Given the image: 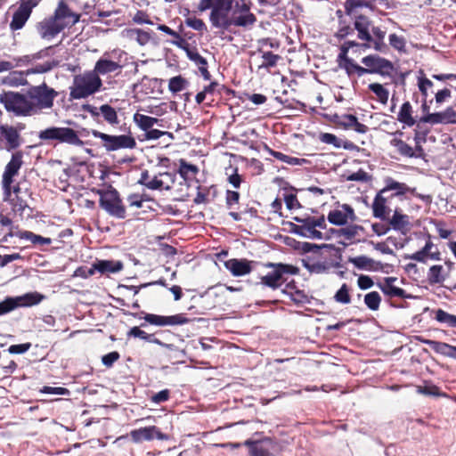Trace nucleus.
<instances>
[{
	"instance_id": "obj_18",
	"label": "nucleus",
	"mask_w": 456,
	"mask_h": 456,
	"mask_svg": "<svg viewBox=\"0 0 456 456\" xmlns=\"http://www.w3.org/2000/svg\"><path fill=\"white\" fill-rule=\"evenodd\" d=\"M52 17L57 21V23L63 26L64 29L65 28L74 26L78 22L80 15L73 12L69 9V5L61 0L59 2Z\"/></svg>"
},
{
	"instance_id": "obj_52",
	"label": "nucleus",
	"mask_w": 456,
	"mask_h": 456,
	"mask_svg": "<svg viewBox=\"0 0 456 456\" xmlns=\"http://www.w3.org/2000/svg\"><path fill=\"white\" fill-rule=\"evenodd\" d=\"M134 120L138 126L144 131L150 129L157 121L155 118L140 114L138 112L134 115Z\"/></svg>"
},
{
	"instance_id": "obj_36",
	"label": "nucleus",
	"mask_w": 456,
	"mask_h": 456,
	"mask_svg": "<svg viewBox=\"0 0 456 456\" xmlns=\"http://www.w3.org/2000/svg\"><path fill=\"white\" fill-rule=\"evenodd\" d=\"M122 69V66L114 61L108 60L106 58H100L94 65L93 72L96 74L98 77L100 75H106L109 73H114L119 71Z\"/></svg>"
},
{
	"instance_id": "obj_21",
	"label": "nucleus",
	"mask_w": 456,
	"mask_h": 456,
	"mask_svg": "<svg viewBox=\"0 0 456 456\" xmlns=\"http://www.w3.org/2000/svg\"><path fill=\"white\" fill-rule=\"evenodd\" d=\"M243 444L248 447L250 456H273V444L270 438L262 440L248 439Z\"/></svg>"
},
{
	"instance_id": "obj_40",
	"label": "nucleus",
	"mask_w": 456,
	"mask_h": 456,
	"mask_svg": "<svg viewBox=\"0 0 456 456\" xmlns=\"http://www.w3.org/2000/svg\"><path fill=\"white\" fill-rule=\"evenodd\" d=\"M99 110L105 122L111 126L118 125L119 119L118 113L112 106L109 104H102L100 106Z\"/></svg>"
},
{
	"instance_id": "obj_50",
	"label": "nucleus",
	"mask_w": 456,
	"mask_h": 456,
	"mask_svg": "<svg viewBox=\"0 0 456 456\" xmlns=\"http://www.w3.org/2000/svg\"><path fill=\"white\" fill-rule=\"evenodd\" d=\"M381 303V297L377 291H371L364 296V304L368 309L378 311Z\"/></svg>"
},
{
	"instance_id": "obj_10",
	"label": "nucleus",
	"mask_w": 456,
	"mask_h": 456,
	"mask_svg": "<svg viewBox=\"0 0 456 456\" xmlns=\"http://www.w3.org/2000/svg\"><path fill=\"white\" fill-rule=\"evenodd\" d=\"M94 137L101 139L102 146L107 151H114L119 149H134L136 147L135 139L131 135H110L98 130H93Z\"/></svg>"
},
{
	"instance_id": "obj_61",
	"label": "nucleus",
	"mask_w": 456,
	"mask_h": 456,
	"mask_svg": "<svg viewBox=\"0 0 456 456\" xmlns=\"http://www.w3.org/2000/svg\"><path fill=\"white\" fill-rule=\"evenodd\" d=\"M319 139L322 142L331 144L335 148H340L342 146V141L333 134L322 133L319 136Z\"/></svg>"
},
{
	"instance_id": "obj_14",
	"label": "nucleus",
	"mask_w": 456,
	"mask_h": 456,
	"mask_svg": "<svg viewBox=\"0 0 456 456\" xmlns=\"http://www.w3.org/2000/svg\"><path fill=\"white\" fill-rule=\"evenodd\" d=\"M294 220L297 224H290L291 232L297 235L309 238L312 240H329L330 236L325 232H322L321 231L315 229L313 224L312 218L307 216L305 218L295 217Z\"/></svg>"
},
{
	"instance_id": "obj_59",
	"label": "nucleus",
	"mask_w": 456,
	"mask_h": 456,
	"mask_svg": "<svg viewBox=\"0 0 456 456\" xmlns=\"http://www.w3.org/2000/svg\"><path fill=\"white\" fill-rule=\"evenodd\" d=\"M216 296L217 295L216 292H214L211 289H208V291L205 292L204 295L200 296V298H198L199 304L205 309H212L216 307V302L210 301Z\"/></svg>"
},
{
	"instance_id": "obj_5",
	"label": "nucleus",
	"mask_w": 456,
	"mask_h": 456,
	"mask_svg": "<svg viewBox=\"0 0 456 456\" xmlns=\"http://www.w3.org/2000/svg\"><path fill=\"white\" fill-rule=\"evenodd\" d=\"M267 271L259 276V284L273 290L279 289L288 279L289 275L299 273L298 267L284 263L268 262L264 265Z\"/></svg>"
},
{
	"instance_id": "obj_55",
	"label": "nucleus",
	"mask_w": 456,
	"mask_h": 456,
	"mask_svg": "<svg viewBox=\"0 0 456 456\" xmlns=\"http://www.w3.org/2000/svg\"><path fill=\"white\" fill-rule=\"evenodd\" d=\"M14 197L12 199V204L13 210L19 212L20 215L23 214L25 209L28 208V203L25 200L20 196V189L19 187L14 188Z\"/></svg>"
},
{
	"instance_id": "obj_22",
	"label": "nucleus",
	"mask_w": 456,
	"mask_h": 456,
	"mask_svg": "<svg viewBox=\"0 0 456 456\" xmlns=\"http://www.w3.org/2000/svg\"><path fill=\"white\" fill-rule=\"evenodd\" d=\"M199 173V167L196 165L190 164L184 159L179 160V167L173 174V184L178 180L190 183L196 178Z\"/></svg>"
},
{
	"instance_id": "obj_29",
	"label": "nucleus",
	"mask_w": 456,
	"mask_h": 456,
	"mask_svg": "<svg viewBox=\"0 0 456 456\" xmlns=\"http://www.w3.org/2000/svg\"><path fill=\"white\" fill-rule=\"evenodd\" d=\"M218 195V189L216 184L203 185L199 184L197 186V193L193 199V202L196 205L204 204L207 205L216 200Z\"/></svg>"
},
{
	"instance_id": "obj_8",
	"label": "nucleus",
	"mask_w": 456,
	"mask_h": 456,
	"mask_svg": "<svg viewBox=\"0 0 456 456\" xmlns=\"http://www.w3.org/2000/svg\"><path fill=\"white\" fill-rule=\"evenodd\" d=\"M38 138L48 142L57 141L60 143H68L75 146H82L84 144L77 133L70 127H48L39 132Z\"/></svg>"
},
{
	"instance_id": "obj_32",
	"label": "nucleus",
	"mask_w": 456,
	"mask_h": 456,
	"mask_svg": "<svg viewBox=\"0 0 456 456\" xmlns=\"http://www.w3.org/2000/svg\"><path fill=\"white\" fill-rule=\"evenodd\" d=\"M419 341L429 346V347L437 354L444 356L456 359V346L449 345L445 342L436 341L431 339H423L418 338Z\"/></svg>"
},
{
	"instance_id": "obj_57",
	"label": "nucleus",
	"mask_w": 456,
	"mask_h": 456,
	"mask_svg": "<svg viewBox=\"0 0 456 456\" xmlns=\"http://www.w3.org/2000/svg\"><path fill=\"white\" fill-rule=\"evenodd\" d=\"M164 176L168 177L169 174L163 173V174H159V175H155L154 177H152V179L151 180L150 185H149V189L168 191L170 189V186L167 182H165L163 180Z\"/></svg>"
},
{
	"instance_id": "obj_13",
	"label": "nucleus",
	"mask_w": 456,
	"mask_h": 456,
	"mask_svg": "<svg viewBox=\"0 0 456 456\" xmlns=\"http://www.w3.org/2000/svg\"><path fill=\"white\" fill-rule=\"evenodd\" d=\"M362 63L365 66L363 67L365 74H379L386 77L390 76L394 70V65L389 60L377 54L363 57Z\"/></svg>"
},
{
	"instance_id": "obj_63",
	"label": "nucleus",
	"mask_w": 456,
	"mask_h": 456,
	"mask_svg": "<svg viewBox=\"0 0 456 456\" xmlns=\"http://www.w3.org/2000/svg\"><path fill=\"white\" fill-rule=\"evenodd\" d=\"M389 44L395 50L402 51L405 48V40L403 37L396 35L395 33L389 35Z\"/></svg>"
},
{
	"instance_id": "obj_62",
	"label": "nucleus",
	"mask_w": 456,
	"mask_h": 456,
	"mask_svg": "<svg viewBox=\"0 0 456 456\" xmlns=\"http://www.w3.org/2000/svg\"><path fill=\"white\" fill-rule=\"evenodd\" d=\"M433 86V82L426 77H419L418 78V87L421 93L422 97H428V89L432 88Z\"/></svg>"
},
{
	"instance_id": "obj_1",
	"label": "nucleus",
	"mask_w": 456,
	"mask_h": 456,
	"mask_svg": "<svg viewBox=\"0 0 456 456\" xmlns=\"http://www.w3.org/2000/svg\"><path fill=\"white\" fill-rule=\"evenodd\" d=\"M377 5L387 10L392 8L388 0H346L344 10L346 15L354 20L358 39L365 42V46H372L377 52L385 53L387 50L385 43L386 30L381 27L374 26L370 18L361 12L362 9L374 12L377 11Z\"/></svg>"
},
{
	"instance_id": "obj_11",
	"label": "nucleus",
	"mask_w": 456,
	"mask_h": 456,
	"mask_svg": "<svg viewBox=\"0 0 456 456\" xmlns=\"http://www.w3.org/2000/svg\"><path fill=\"white\" fill-rule=\"evenodd\" d=\"M44 296L38 292H29L16 297H6L0 302V316L6 314L17 307H28L39 304Z\"/></svg>"
},
{
	"instance_id": "obj_47",
	"label": "nucleus",
	"mask_w": 456,
	"mask_h": 456,
	"mask_svg": "<svg viewBox=\"0 0 456 456\" xmlns=\"http://www.w3.org/2000/svg\"><path fill=\"white\" fill-rule=\"evenodd\" d=\"M349 262L356 268L361 270H372L374 268V260L366 256H358L351 257Z\"/></svg>"
},
{
	"instance_id": "obj_53",
	"label": "nucleus",
	"mask_w": 456,
	"mask_h": 456,
	"mask_svg": "<svg viewBox=\"0 0 456 456\" xmlns=\"http://www.w3.org/2000/svg\"><path fill=\"white\" fill-rule=\"evenodd\" d=\"M22 235L24 240L30 241L34 246L50 245L52 243L51 238L43 237L30 231H27V233H22Z\"/></svg>"
},
{
	"instance_id": "obj_24",
	"label": "nucleus",
	"mask_w": 456,
	"mask_h": 456,
	"mask_svg": "<svg viewBox=\"0 0 456 456\" xmlns=\"http://www.w3.org/2000/svg\"><path fill=\"white\" fill-rule=\"evenodd\" d=\"M419 118L414 115V110L411 103L405 101L401 106L396 115V120L404 127H412L416 124H419Z\"/></svg>"
},
{
	"instance_id": "obj_3",
	"label": "nucleus",
	"mask_w": 456,
	"mask_h": 456,
	"mask_svg": "<svg viewBox=\"0 0 456 456\" xmlns=\"http://www.w3.org/2000/svg\"><path fill=\"white\" fill-rule=\"evenodd\" d=\"M392 135L389 143L399 156L408 159H423L426 156L422 147L426 140L419 129H414L412 135L403 130H397Z\"/></svg>"
},
{
	"instance_id": "obj_4",
	"label": "nucleus",
	"mask_w": 456,
	"mask_h": 456,
	"mask_svg": "<svg viewBox=\"0 0 456 456\" xmlns=\"http://www.w3.org/2000/svg\"><path fill=\"white\" fill-rule=\"evenodd\" d=\"M102 81L93 70H86L75 75L69 87V99L80 100L87 98L101 90Z\"/></svg>"
},
{
	"instance_id": "obj_58",
	"label": "nucleus",
	"mask_w": 456,
	"mask_h": 456,
	"mask_svg": "<svg viewBox=\"0 0 456 456\" xmlns=\"http://www.w3.org/2000/svg\"><path fill=\"white\" fill-rule=\"evenodd\" d=\"M343 177L346 181H355L362 183H369L372 180L371 175L360 168L357 172L352 173L348 175H344Z\"/></svg>"
},
{
	"instance_id": "obj_28",
	"label": "nucleus",
	"mask_w": 456,
	"mask_h": 456,
	"mask_svg": "<svg viewBox=\"0 0 456 456\" xmlns=\"http://www.w3.org/2000/svg\"><path fill=\"white\" fill-rule=\"evenodd\" d=\"M251 261L246 258H232L224 262V266L233 276H244L252 272Z\"/></svg>"
},
{
	"instance_id": "obj_9",
	"label": "nucleus",
	"mask_w": 456,
	"mask_h": 456,
	"mask_svg": "<svg viewBox=\"0 0 456 456\" xmlns=\"http://www.w3.org/2000/svg\"><path fill=\"white\" fill-rule=\"evenodd\" d=\"M28 100L27 94H22L9 91L0 94V102L5 110L18 116H26L31 113V105Z\"/></svg>"
},
{
	"instance_id": "obj_64",
	"label": "nucleus",
	"mask_w": 456,
	"mask_h": 456,
	"mask_svg": "<svg viewBox=\"0 0 456 456\" xmlns=\"http://www.w3.org/2000/svg\"><path fill=\"white\" fill-rule=\"evenodd\" d=\"M417 391L420 394L426 395H439L440 389L436 385H425V386H419L417 387Z\"/></svg>"
},
{
	"instance_id": "obj_48",
	"label": "nucleus",
	"mask_w": 456,
	"mask_h": 456,
	"mask_svg": "<svg viewBox=\"0 0 456 456\" xmlns=\"http://www.w3.org/2000/svg\"><path fill=\"white\" fill-rule=\"evenodd\" d=\"M444 267L441 265H432L428 273V280L430 284L442 283L444 281L443 275Z\"/></svg>"
},
{
	"instance_id": "obj_6",
	"label": "nucleus",
	"mask_w": 456,
	"mask_h": 456,
	"mask_svg": "<svg viewBox=\"0 0 456 456\" xmlns=\"http://www.w3.org/2000/svg\"><path fill=\"white\" fill-rule=\"evenodd\" d=\"M28 102L31 105V112L37 110L50 109L53 105L54 98L58 93L45 83L40 86H31L27 91Z\"/></svg>"
},
{
	"instance_id": "obj_27",
	"label": "nucleus",
	"mask_w": 456,
	"mask_h": 456,
	"mask_svg": "<svg viewBox=\"0 0 456 456\" xmlns=\"http://www.w3.org/2000/svg\"><path fill=\"white\" fill-rule=\"evenodd\" d=\"M261 47L257 49V53H261L262 58V63L259 66V68H265L266 69H269L271 68H273L277 65L278 61L281 60V56L279 54H274L273 53L270 51H265L264 47L266 45H270L271 47L274 46V44L270 41V39H263L260 42ZM275 46L278 47L279 45L275 44Z\"/></svg>"
},
{
	"instance_id": "obj_60",
	"label": "nucleus",
	"mask_w": 456,
	"mask_h": 456,
	"mask_svg": "<svg viewBox=\"0 0 456 456\" xmlns=\"http://www.w3.org/2000/svg\"><path fill=\"white\" fill-rule=\"evenodd\" d=\"M128 33L130 37L134 38L141 45H146L151 39L150 34L142 29H130Z\"/></svg>"
},
{
	"instance_id": "obj_45",
	"label": "nucleus",
	"mask_w": 456,
	"mask_h": 456,
	"mask_svg": "<svg viewBox=\"0 0 456 456\" xmlns=\"http://www.w3.org/2000/svg\"><path fill=\"white\" fill-rule=\"evenodd\" d=\"M434 314L436 322L446 324L451 328H456V315L451 314L441 308L435 310Z\"/></svg>"
},
{
	"instance_id": "obj_56",
	"label": "nucleus",
	"mask_w": 456,
	"mask_h": 456,
	"mask_svg": "<svg viewBox=\"0 0 456 456\" xmlns=\"http://www.w3.org/2000/svg\"><path fill=\"white\" fill-rule=\"evenodd\" d=\"M334 299L336 302L347 305L351 302L350 288L346 283H343L340 289L335 293Z\"/></svg>"
},
{
	"instance_id": "obj_7",
	"label": "nucleus",
	"mask_w": 456,
	"mask_h": 456,
	"mask_svg": "<svg viewBox=\"0 0 456 456\" xmlns=\"http://www.w3.org/2000/svg\"><path fill=\"white\" fill-rule=\"evenodd\" d=\"M100 207L104 209L110 216L124 219L126 216V207L123 204L119 192L110 187L106 191H99Z\"/></svg>"
},
{
	"instance_id": "obj_49",
	"label": "nucleus",
	"mask_w": 456,
	"mask_h": 456,
	"mask_svg": "<svg viewBox=\"0 0 456 456\" xmlns=\"http://www.w3.org/2000/svg\"><path fill=\"white\" fill-rule=\"evenodd\" d=\"M143 320L155 326L171 325V316H163L153 314H144Z\"/></svg>"
},
{
	"instance_id": "obj_33",
	"label": "nucleus",
	"mask_w": 456,
	"mask_h": 456,
	"mask_svg": "<svg viewBox=\"0 0 456 456\" xmlns=\"http://www.w3.org/2000/svg\"><path fill=\"white\" fill-rule=\"evenodd\" d=\"M393 216H389L388 221L389 225L395 231H400L402 232H405L409 230L410 227V216L403 213V209L395 208V211L393 212Z\"/></svg>"
},
{
	"instance_id": "obj_16",
	"label": "nucleus",
	"mask_w": 456,
	"mask_h": 456,
	"mask_svg": "<svg viewBox=\"0 0 456 456\" xmlns=\"http://www.w3.org/2000/svg\"><path fill=\"white\" fill-rule=\"evenodd\" d=\"M232 3L233 0H228L210 12L209 20L214 28L227 30L232 26V14L230 15Z\"/></svg>"
},
{
	"instance_id": "obj_43",
	"label": "nucleus",
	"mask_w": 456,
	"mask_h": 456,
	"mask_svg": "<svg viewBox=\"0 0 456 456\" xmlns=\"http://www.w3.org/2000/svg\"><path fill=\"white\" fill-rule=\"evenodd\" d=\"M190 183L178 180L173 184V200H184L189 196Z\"/></svg>"
},
{
	"instance_id": "obj_12",
	"label": "nucleus",
	"mask_w": 456,
	"mask_h": 456,
	"mask_svg": "<svg viewBox=\"0 0 456 456\" xmlns=\"http://www.w3.org/2000/svg\"><path fill=\"white\" fill-rule=\"evenodd\" d=\"M231 14L232 26L246 28L256 21V15L250 12V4L244 0L236 1L232 4Z\"/></svg>"
},
{
	"instance_id": "obj_26",
	"label": "nucleus",
	"mask_w": 456,
	"mask_h": 456,
	"mask_svg": "<svg viewBox=\"0 0 456 456\" xmlns=\"http://www.w3.org/2000/svg\"><path fill=\"white\" fill-rule=\"evenodd\" d=\"M22 165V154L21 152H16L12 154L11 160L5 167L3 174V184L4 187L9 188L13 183V177L18 174Z\"/></svg>"
},
{
	"instance_id": "obj_17",
	"label": "nucleus",
	"mask_w": 456,
	"mask_h": 456,
	"mask_svg": "<svg viewBox=\"0 0 456 456\" xmlns=\"http://www.w3.org/2000/svg\"><path fill=\"white\" fill-rule=\"evenodd\" d=\"M356 215L354 208L348 204H343L340 207L332 209L329 212L327 219L335 225L342 226L348 222H354Z\"/></svg>"
},
{
	"instance_id": "obj_15",
	"label": "nucleus",
	"mask_w": 456,
	"mask_h": 456,
	"mask_svg": "<svg viewBox=\"0 0 456 456\" xmlns=\"http://www.w3.org/2000/svg\"><path fill=\"white\" fill-rule=\"evenodd\" d=\"M53 53V46H48L38 53L31 55L30 61L31 67L28 69L27 74H42L46 73L53 69L59 66L60 61L54 59L47 60L44 62H37V61Z\"/></svg>"
},
{
	"instance_id": "obj_41",
	"label": "nucleus",
	"mask_w": 456,
	"mask_h": 456,
	"mask_svg": "<svg viewBox=\"0 0 456 456\" xmlns=\"http://www.w3.org/2000/svg\"><path fill=\"white\" fill-rule=\"evenodd\" d=\"M173 38L179 39V42L173 41V43L177 44L179 47L183 48L186 52V54L191 61H195L197 59H199L200 54L198 53L196 47L191 46V45L186 40L182 39L180 36L174 30Z\"/></svg>"
},
{
	"instance_id": "obj_39",
	"label": "nucleus",
	"mask_w": 456,
	"mask_h": 456,
	"mask_svg": "<svg viewBox=\"0 0 456 456\" xmlns=\"http://www.w3.org/2000/svg\"><path fill=\"white\" fill-rule=\"evenodd\" d=\"M29 17V13L18 7L12 14V19L10 22V29L12 31L21 29L25 26Z\"/></svg>"
},
{
	"instance_id": "obj_20",
	"label": "nucleus",
	"mask_w": 456,
	"mask_h": 456,
	"mask_svg": "<svg viewBox=\"0 0 456 456\" xmlns=\"http://www.w3.org/2000/svg\"><path fill=\"white\" fill-rule=\"evenodd\" d=\"M131 439L134 443H142L143 441H151L155 438L159 440L167 439V436L163 435L155 426H150L134 429L129 434Z\"/></svg>"
},
{
	"instance_id": "obj_46",
	"label": "nucleus",
	"mask_w": 456,
	"mask_h": 456,
	"mask_svg": "<svg viewBox=\"0 0 456 456\" xmlns=\"http://www.w3.org/2000/svg\"><path fill=\"white\" fill-rule=\"evenodd\" d=\"M359 229H362V227L358 225H350L338 230L330 229V232L335 234L338 238L343 237L344 239L350 240L357 235Z\"/></svg>"
},
{
	"instance_id": "obj_54",
	"label": "nucleus",
	"mask_w": 456,
	"mask_h": 456,
	"mask_svg": "<svg viewBox=\"0 0 456 456\" xmlns=\"http://www.w3.org/2000/svg\"><path fill=\"white\" fill-rule=\"evenodd\" d=\"M128 335L134 337V338H140L149 341V342L156 343L159 345H163L161 343V341L159 338H155V336L153 334H148L137 326L133 327L129 330Z\"/></svg>"
},
{
	"instance_id": "obj_25",
	"label": "nucleus",
	"mask_w": 456,
	"mask_h": 456,
	"mask_svg": "<svg viewBox=\"0 0 456 456\" xmlns=\"http://www.w3.org/2000/svg\"><path fill=\"white\" fill-rule=\"evenodd\" d=\"M0 142H4L7 151L17 149L20 145V136L17 129L12 126H0Z\"/></svg>"
},
{
	"instance_id": "obj_23",
	"label": "nucleus",
	"mask_w": 456,
	"mask_h": 456,
	"mask_svg": "<svg viewBox=\"0 0 456 456\" xmlns=\"http://www.w3.org/2000/svg\"><path fill=\"white\" fill-rule=\"evenodd\" d=\"M419 122L431 125L453 124L456 123V111L452 107H448L442 112H435L432 115L420 117Z\"/></svg>"
},
{
	"instance_id": "obj_19",
	"label": "nucleus",
	"mask_w": 456,
	"mask_h": 456,
	"mask_svg": "<svg viewBox=\"0 0 456 456\" xmlns=\"http://www.w3.org/2000/svg\"><path fill=\"white\" fill-rule=\"evenodd\" d=\"M36 29L43 39L50 40L63 30V26H61V24L57 23V21L50 16L37 22L36 24Z\"/></svg>"
},
{
	"instance_id": "obj_35",
	"label": "nucleus",
	"mask_w": 456,
	"mask_h": 456,
	"mask_svg": "<svg viewBox=\"0 0 456 456\" xmlns=\"http://www.w3.org/2000/svg\"><path fill=\"white\" fill-rule=\"evenodd\" d=\"M428 236V240L426 242L425 246L420 250H419L410 256H407V258L415 260L418 262H421V263H425L428 258H431L434 260L439 259L440 253L438 251L437 252L431 251V249L434 248V244L430 240L431 236L429 234Z\"/></svg>"
},
{
	"instance_id": "obj_2",
	"label": "nucleus",
	"mask_w": 456,
	"mask_h": 456,
	"mask_svg": "<svg viewBox=\"0 0 456 456\" xmlns=\"http://www.w3.org/2000/svg\"><path fill=\"white\" fill-rule=\"evenodd\" d=\"M385 186L379 190L372 201V216L380 220L389 218L395 208H400L398 202L410 200V196L422 200L425 202H430L429 195H423L417 191L416 188L408 186L404 183H400L392 177H387L384 180Z\"/></svg>"
},
{
	"instance_id": "obj_38",
	"label": "nucleus",
	"mask_w": 456,
	"mask_h": 456,
	"mask_svg": "<svg viewBox=\"0 0 456 456\" xmlns=\"http://www.w3.org/2000/svg\"><path fill=\"white\" fill-rule=\"evenodd\" d=\"M338 66L339 68L346 70V74L351 77L353 75H356L357 77H362L365 75V70L363 67L358 65L353 59L347 58L344 60H339Z\"/></svg>"
},
{
	"instance_id": "obj_42",
	"label": "nucleus",
	"mask_w": 456,
	"mask_h": 456,
	"mask_svg": "<svg viewBox=\"0 0 456 456\" xmlns=\"http://www.w3.org/2000/svg\"><path fill=\"white\" fill-rule=\"evenodd\" d=\"M173 297L175 301H178L184 297L185 300L187 301L184 306L188 310H191L195 307L194 305L191 304V301L195 298V296L193 295V292L191 290H186L185 292H183L180 286L173 285Z\"/></svg>"
},
{
	"instance_id": "obj_31",
	"label": "nucleus",
	"mask_w": 456,
	"mask_h": 456,
	"mask_svg": "<svg viewBox=\"0 0 456 456\" xmlns=\"http://www.w3.org/2000/svg\"><path fill=\"white\" fill-rule=\"evenodd\" d=\"M338 124L344 129L353 130L358 134H366L368 126L358 121V118L352 114H344L338 118Z\"/></svg>"
},
{
	"instance_id": "obj_44",
	"label": "nucleus",
	"mask_w": 456,
	"mask_h": 456,
	"mask_svg": "<svg viewBox=\"0 0 456 456\" xmlns=\"http://www.w3.org/2000/svg\"><path fill=\"white\" fill-rule=\"evenodd\" d=\"M368 89L373 93L377 100L382 103L387 104L389 97V91L379 83H371L368 86Z\"/></svg>"
},
{
	"instance_id": "obj_37",
	"label": "nucleus",
	"mask_w": 456,
	"mask_h": 456,
	"mask_svg": "<svg viewBox=\"0 0 456 456\" xmlns=\"http://www.w3.org/2000/svg\"><path fill=\"white\" fill-rule=\"evenodd\" d=\"M94 265V269L102 274L104 273H115L123 269V264L120 261L113 260H98Z\"/></svg>"
},
{
	"instance_id": "obj_30",
	"label": "nucleus",
	"mask_w": 456,
	"mask_h": 456,
	"mask_svg": "<svg viewBox=\"0 0 456 456\" xmlns=\"http://www.w3.org/2000/svg\"><path fill=\"white\" fill-rule=\"evenodd\" d=\"M396 281L395 277H386L382 283H379L378 286L381 291L388 297H399V298H411L412 296L408 294L403 289L395 287L394 282Z\"/></svg>"
},
{
	"instance_id": "obj_34",
	"label": "nucleus",
	"mask_w": 456,
	"mask_h": 456,
	"mask_svg": "<svg viewBox=\"0 0 456 456\" xmlns=\"http://www.w3.org/2000/svg\"><path fill=\"white\" fill-rule=\"evenodd\" d=\"M283 293L288 295L296 305H305L310 302L308 295L297 287L295 281L286 284Z\"/></svg>"
},
{
	"instance_id": "obj_51",
	"label": "nucleus",
	"mask_w": 456,
	"mask_h": 456,
	"mask_svg": "<svg viewBox=\"0 0 456 456\" xmlns=\"http://www.w3.org/2000/svg\"><path fill=\"white\" fill-rule=\"evenodd\" d=\"M430 224L435 226L436 231L441 239H448L453 232L452 229L449 228L444 220L431 219Z\"/></svg>"
}]
</instances>
